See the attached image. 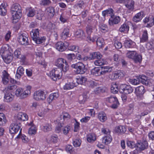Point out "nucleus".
<instances>
[{
  "instance_id": "nucleus-1",
  "label": "nucleus",
  "mask_w": 154,
  "mask_h": 154,
  "mask_svg": "<svg viewBox=\"0 0 154 154\" xmlns=\"http://www.w3.org/2000/svg\"><path fill=\"white\" fill-rule=\"evenodd\" d=\"M11 10L13 20L15 21L14 22H17L20 18L22 15L21 7L19 4L15 3L11 6Z\"/></svg>"
},
{
  "instance_id": "nucleus-2",
  "label": "nucleus",
  "mask_w": 154,
  "mask_h": 154,
  "mask_svg": "<svg viewBox=\"0 0 154 154\" xmlns=\"http://www.w3.org/2000/svg\"><path fill=\"white\" fill-rule=\"evenodd\" d=\"M72 68L74 69V71L76 74H82L86 71L84 64L81 62H79L71 65Z\"/></svg>"
},
{
  "instance_id": "nucleus-3",
  "label": "nucleus",
  "mask_w": 154,
  "mask_h": 154,
  "mask_svg": "<svg viewBox=\"0 0 154 154\" xmlns=\"http://www.w3.org/2000/svg\"><path fill=\"white\" fill-rule=\"evenodd\" d=\"M55 65L62 69V71L66 72L69 69V66L65 60L63 58H58L55 62Z\"/></svg>"
},
{
  "instance_id": "nucleus-4",
  "label": "nucleus",
  "mask_w": 154,
  "mask_h": 154,
  "mask_svg": "<svg viewBox=\"0 0 154 154\" xmlns=\"http://www.w3.org/2000/svg\"><path fill=\"white\" fill-rule=\"evenodd\" d=\"M21 126V122L17 120H15L11 125L9 128V132L11 134L17 133Z\"/></svg>"
},
{
  "instance_id": "nucleus-5",
  "label": "nucleus",
  "mask_w": 154,
  "mask_h": 154,
  "mask_svg": "<svg viewBox=\"0 0 154 154\" xmlns=\"http://www.w3.org/2000/svg\"><path fill=\"white\" fill-rule=\"evenodd\" d=\"M62 74L61 69L59 68H57L50 71L49 76L53 80L56 81L61 78Z\"/></svg>"
},
{
  "instance_id": "nucleus-6",
  "label": "nucleus",
  "mask_w": 154,
  "mask_h": 154,
  "mask_svg": "<svg viewBox=\"0 0 154 154\" xmlns=\"http://www.w3.org/2000/svg\"><path fill=\"white\" fill-rule=\"evenodd\" d=\"M120 90L122 93L128 94L132 93L134 90L133 88L130 85L122 84L120 86Z\"/></svg>"
},
{
  "instance_id": "nucleus-7",
  "label": "nucleus",
  "mask_w": 154,
  "mask_h": 154,
  "mask_svg": "<svg viewBox=\"0 0 154 154\" xmlns=\"http://www.w3.org/2000/svg\"><path fill=\"white\" fill-rule=\"evenodd\" d=\"M106 101L110 103L111 107L113 109L116 108L119 104L117 98L114 96H111L106 98Z\"/></svg>"
},
{
  "instance_id": "nucleus-8",
  "label": "nucleus",
  "mask_w": 154,
  "mask_h": 154,
  "mask_svg": "<svg viewBox=\"0 0 154 154\" xmlns=\"http://www.w3.org/2000/svg\"><path fill=\"white\" fill-rule=\"evenodd\" d=\"M17 40L20 44L22 45H27L29 44L27 35L26 33H23L19 34Z\"/></svg>"
},
{
  "instance_id": "nucleus-9",
  "label": "nucleus",
  "mask_w": 154,
  "mask_h": 154,
  "mask_svg": "<svg viewBox=\"0 0 154 154\" xmlns=\"http://www.w3.org/2000/svg\"><path fill=\"white\" fill-rule=\"evenodd\" d=\"M69 46V44L66 42H59L56 44L55 47L59 51L63 52L66 50Z\"/></svg>"
},
{
  "instance_id": "nucleus-10",
  "label": "nucleus",
  "mask_w": 154,
  "mask_h": 154,
  "mask_svg": "<svg viewBox=\"0 0 154 154\" xmlns=\"http://www.w3.org/2000/svg\"><path fill=\"white\" fill-rule=\"evenodd\" d=\"M33 98L36 100H44L46 98L45 95L43 91L39 90L34 93Z\"/></svg>"
},
{
  "instance_id": "nucleus-11",
  "label": "nucleus",
  "mask_w": 154,
  "mask_h": 154,
  "mask_svg": "<svg viewBox=\"0 0 154 154\" xmlns=\"http://www.w3.org/2000/svg\"><path fill=\"white\" fill-rule=\"evenodd\" d=\"M120 17L118 16H114L111 17L109 19V23L110 26H112L114 24H116L119 23L120 21Z\"/></svg>"
},
{
  "instance_id": "nucleus-12",
  "label": "nucleus",
  "mask_w": 154,
  "mask_h": 154,
  "mask_svg": "<svg viewBox=\"0 0 154 154\" xmlns=\"http://www.w3.org/2000/svg\"><path fill=\"white\" fill-rule=\"evenodd\" d=\"M41 129L44 132H48L52 129V125L51 123H46L40 126Z\"/></svg>"
},
{
  "instance_id": "nucleus-13",
  "label": "nucleus",
  "mask_w": 154,
  "mask_h": 154,
  "mask_svg": "<svg viewBox=\"0 0 154 154\" xmlns=\"http://www.w3.org/2000/svg\"><path fill=\"white\" fill-rule=\"evenodd\" d=\"M148 146L147 141L143 140L142 142L137 143V149H139L140 151H142L146 149Z\"/></svg>"
},
{
  "instance_id": "nucleus-14",
  "label": "nucleus",
  "mask_w": 154,
  "mask_h": 154,
  "mask_svg": "<svg viewBox=\"0 0 154 154\" xmlns=\"http://www.w3.org/2000/svg\"><path fill=\"white\" fill-rule=\"evenodd\" d=\"M125 6L129 10L132 11L134 9V2L133 0H124Z\"/></svg>"
},
{
  "instance_id": "nucleus-15",
  "label": "nucleus",
  "mask_w": 154,
  "mask_h": 154,
  "mask_svg": "<svg viewBox=\"0 0 154 154\" xmlns=\"http://www.w3.org/2000/svg\"><path fill=\"white\" fill-rule=\"evenodd\" d=\"M145 15L143 11H140L137 14L133 17V21L136 23L140 21L143 17Z\"/></svg>"
},
{
  "instance_id": "nucleus-16",
  "label": "nucleus",
  "mask_w": 154,
  "mask_h": 154,
  "mask_svg": "<svg viewBox=\"0 0 154 154\" xmlns=\"http://www.w3.org/2000/svg\"><path fill=\"white\" fill-rule=\"evenodd\" d=\"M122 74V72L120 71H118L110 74L109 77L112 80H115L121 78Z\"/></svg>"
},
{
  "instance_id": "nucleus-17",
  "label": "nucleus",
  "mask_w": 154,
  "mask_h": 154,
  "mask_svg": "<svg viewBox=\"0 0 154 154\" xmlns=\"http://www.w3.org/2000/svg\"><path fill=\"white\" fill-rule=\"evenodd\" d=\"M25 72V70L22 66H20L17 68L16 75V77L17 79H20Z\"/></svg>"
},
{
  "instance_id": "nucleus-18",
  "label": "nucleus",
  "mask_w": 154,
  "mask_h": 154,
  "mask_svg": "<svg viewBox=\"0 0 154 154\" xmlns=\"http://www.w3.org/2000/svg\"><path fill=\"white\" fill-rule=\"evenodd\" d=\"M124 46L127 48H134L136 46V43L131 40H126L125 41Z\"/></svg>"
},
{
  "instance_id": "nucleus-19",
  "label": "nucleus",
  "mask_w": 154,
  "mask_h": 154,
  "mask_svg": "<svg viewBox=\"0 0 154 154\" xmlns=\"http://www.w3.org/2000/svg\"><path fill=\"white\" fill-rule=\"evenodd\" d=\"M94 63L96 66H101L107 64L108 62L105 59L102 58L101 57L95 60L94 62Z\"/></svg>"
},
{
  "instance_id": "nucleus-20",
  "label": "nucleus",
  "mask_w": 154,
  "mask_h": 154,
  "mask_svg": "<svg viewBox=\"0 0 154 154\" xmlns=\"http://www.w3.org/2000/svg\"><path fill=\"white\" fill-rule=\"evenodd\" d=\"M129 29V26L128 24L126 23H124L121 25L119 29V31L121 32L126 33H128Z\"/></svg>"
},
{
  "instance_id": "nucleus-21",
  "label": "nucleus",
  "mask_w": 154,
  "mask_h": 154,
  "mask_svg": "<svg viewBox=\"0 0 154 154\" xmlns=\"http://www.w3.org/2000/svg\"><path fill=\"white\" fill-rule=\"evenodd\" d=\"M149 20L151 23L147 24L146 26L147 27H151L154 24V16H152L151 18L150 17H146L143 20V21L145 23H146L149 22Z\"/></svg>"
},
{
  "instance_id": "nucleus-22",
  "label": "nucleus",
  "mask_w": 154,
  "mask_h": 154,
  "mask_svg": "<svg viewBox=\"0 0 154 154\" xmlns=\"http://www.w3.org/2000/svg\"><path fill=\"white\" fill-rule=\"evenodd\" d=\"M9 75L5 70L3 72V77H2V82L4 85L7 84L9 81Z\"/></svg>"
},
{
  "instance_id": "nucleus-23",
  "label": "nucleus",
  "mask_w": 154,
  "mask_h": 154,
  "mask_svg": "<svg viewBox=\"0 0 154 154\" xmlns=\"http://www.w3.org/2000/svg\"><path fill=\"white\" fill-rule=\"evenodd\" d=\"M28 118V116L26 114L23 112H20L17 115L16 120L20 122L21 120L25 121L27 120Z\"/></svg>"
},
{
  "instance_id": "nucleus-24",
  "label": "nucleus",
  "mask_w": 154,
  "mask_h": 154,
  "mask_svg": "<svg viewBox=\"0 0 154 154\" xmlns=\"http://www.w3.org/2000/svg\"><path fill=\"white\" fill-rule=\"evenodd\" d=\"M70 36L69 29L67 28L64 29L61 34V37L63 39H65Z\"/></svg>"
},
{
  "instance_id": "nucleus-25",
  "label": "nucleus",
  "mask_w": 154,
  "mask_h": 154,
  "mask_svg": "<svg viewBox=\"0 0 154 154\" xmlns=\"http://www.w3.org/2000/svg\"><path fill=\"white\" fill-rule=\"evenodd\" d=\"M126 129L124 126L120 125L116 126L114 129V131L116 133L120 134H124L126 131Z\"/></svg>"
},
{
  "instance_id": "nucleus-26",
  "label": "nucleus",
  "mask_w": 154,
  "mask_h": 154,
  "mask_svg": "<svg viewBox=\"0 0 154 154\" xmlns=\"http://www.w3.org/2000/svg\"><path fill=\"white\" fill-rule=\"evenodd\" d=\"M148 40V36L146 30H144L142 36L140 38V42H146Z\"/></svg>"
},
{
  "instance_id": "nucleus-27",
  "label": "nucleus",
  "mask_w": 154,
  "mask_h": 154,
  "mask_svg": "<svg viewBox=\"0 0 154 154\" xmlns=\"http://www.w3.org/2000/svg\"><path fill=\"white\" fill-rule=\"evenodd\" d=\"M135 91L137 95H142L145 92V89L143 86H140L137 87L135 89Z\"/></svg>"
},
{
  "instance_id": "nucleus-28",
  "label": "nucleus",
  "mask_w": 154,
  "mask_h": 154,
  "mask_svg": "<svg viewBox=\"0 0 154 154\" xmlns=\"http://www.w3.org/2000/svg\"><path fill=\"white\" fill-rule=\"evenodd\" d=\"M14 96L11 93H6L5 95L4 101L7 102H11L13 100Z\"/></svg>"
},
{
  "instance_id": "nucleus-29",
  "label": "nucleus",
  "mask_w": 154,
  "mask_h": 154,
  "mask_svg": "<svg viewBox=\"0 0 154 154\" xmlns=\"http://www.w3.org/2000/svg\"><path fill=\"white\" fill-rule=\"evenodd\" d=\"M27 125L31 126L28 131L29 134L30 135L35 134L36 133V131L32 122H30L29 123H28Z\"/></svg>"
},
{
  "instance_id": "nucleus-30",
  "label": "nucleus",
  "mask_w": 154,
  "mask_h": 154,
  "mask_svg": "<svg viewBox=\"0 0 154 154\" xmlns=\"http://www.w3.org/2000/svg\"><path fill=\"white\" fill-rule=\"evenodd\" d=\"M59 96L58 93H53L51 94L49 97L48 98L47 100L49 103L51 102L54 100L57 99Z\"/></svg>"
},
{
  "instance_id": "nucleus-31",
  "label": "nucleus",
  "mask_w": 154,
  "mask_h": 154,
  "mask_svg": "<svg viewBox=\"0 0 154 154\" xmlns=\"http://www.w3.org/2000/svg\"><path fill=\"white\" fill-rule=\"evenodd\" d=\"M39 31L38 29H34L32 30L31 33L32 40L37 38L39 36Z\"/></svg>"
},
{
  "instance_id": "nucleus-32",
  "label": "nucleus",
  "mask_w": 154,
  "mask_h": 154,
  "mask_svg": "<svg viewBox=\"0 0 154 154\" xmlns=\"http://www.w3.org/2000/svg\"><path fill=\"white\" fill-rule=\"evenodd\" d=\"M46 11L50 17H53L55 14L54 8L50 6L47 8Z\"/></svg>"
},
{
  "instance_id": "nucleus-33",
  "label": "nucleus",
  "mask_w": 154,
  "mask_h": 154,
  "mask_svg": "<svg viewBox=\"0 0 154 154\" xmlns=\"http://www.w3.org/2000/svg\"><path fill=\"white\" fill-rule=\"evenodd\" d=\"M98 117L100 121L102 122H105L107 119L106 114L103 112L99 113L98 115Z\"/></svg>"
},
{
  "instance_id": "nucleus-34",
  "label": "nucleus",
  "mask_w": 154,
  "mask_h": 154,
  "mask_svg": "<svg viewBox=\"0 0 154 154\" xmlns=\"http://www.w3.org/2000/svg\"><path fill=\"white\" fill-rule=\"evenodd\" d=\"M75 36L77 38L83 39L85 36L84 31L82 29L78 30L75 32Z\"/></svg>"
},
{
  "instance_id": "nucleus-35",
  "label": "nucleus",
  "mask_w": 154,
  "mask_h": 154,
  "mask_svg": "<svg viewBox=\"0 0 154 154\" xmlns=\"http://www.w3.org/2000/svg\"><path fill=\"white\" fill-rule=\"evenodd\" d=\"M101 67L102 70L100 72V74L102 75H104L106 73L110 72L112 70V68L109 66H102Z\"/></svg>"
},
{
  "instance_id": "nucleus-36",
  "label": "nucleus",
  "mask_w": 154,
  "mask_h": 154,
  "mask_svg": "<svg viewBox=\"0 0 154 154\" xmlns=\"http://www.w3.org/2000/svg\"><path fill=\"white\" fill-rule=\"evenodd\" d=\"M46 40V38L45 36H43L37 38L33 40L35 42V43L37 44H42L45 42Z\"/></svg>"
},
{
  "instance_id": "nucleus-37",
  "label": "nucleus",
  "mask_w": 154,
  "mask_h": 154,
  "mask_svg": "<svg viewBox=\"0 0 154 154\" xmlns=\"http://www.w3.org/2000/svg\"><path fill=\"white\" fill-rule=\"evenodd\" d=\"M6 12L7 10L5 3H2L0 6V15L2 16L5 15Z\"/></svg>"
},
{
  "instance_id": "nucleus-38",
  "label": "nucleus",
  "mask_w": 154,
  "mask_h": 154,
  "mask_svg": "<svg viewBox=\"0 0 154 154\" xmlns=\"http://www.w3.org/2000/svg\"><path fill=\"white\" fill-rule=\"evenodd\" d=\"M96 136L94 134H89L87 137V141L90 143L93 142L96 139Z\"/></svg>"
},
{
  "instance_id": "nucleus-39",
  "label": "nucleus",
  "mask_w": 154,
  "mask_h": 154,
  "mask_svg": "<svg viewBox=\"0 0 154 154\" xmlns=\"http://www.w3.org/2000/svg\"><path fill=\"white\" fill-rule=\"evenodd\" d=\"M88 98V96L85 93L83 94L82 95H80L79 98V102L81 104H83L86 101Z\"/></svg>"
},
{
  "instance_id": "nucleus-40",
  "label": "nucleus",
  "mask_w": 154,
  "mask_h": 154,
  "mask_svg": "<svg viewBox=\"0 0 154 154\" xmlns=\"http://www.w3.org/2000/svg\"><path fill=\"white\" fill-rule=\"evenodd\" d=\"M111 92L113 94L117 93L119 91L118 86L116 83H112L111 88Z\"/></svg>"
},
{
  "instance_id": "nucleus-41",
  "label": "nucleus",
  "mask_w": 154,
  "mask_h": 154,
  "mask_svg": "<svg viewBox=\"0 0 154 154\" xmlns=\"http://www.w3.org/2000/svg\"><path fill=\"white\" fill-rule=\"evenodd\" d=\"M2 56L4 61L6 63H9L13 59V57L11 54L8 55L3 54Z\"/></svg>"
},
{
  "instance_id": "nucleus-42",
  "label": "nucleus",
  "mask_w": 154,
  "mask_h": 154,
  "mask_svg": "<svg viewBox=\"0 0 154 154\" xmlns=\"http://www.w3.org/2000/svg\"><path fill=\"white\" fill-rule=\"evenodd\" d=\"M76 86V84L73 82L66 83L63 87L64 89H70L73 88Z\"/></svg>"
},
{
  "instance_id": "nucleus-43",
  "label": "nucleus",
  "mask_w": 154,
  "mask_h": 154,
  "mask_svg": "<svg viewBox=\"0 0 154 154\" xmlns=\"http://www.w3.org/2000/svg\"><path fill=\"white\" fill-rule=\"evenodd\" d=\"M9 49L8 45H3L0 51V53L2 56H3V54H7L8 53V49Z\"/></svg>"
},
{
  "instance_id": "nucleus-44",
  "label": "nucleus",
  "mask_w": 154,
  "mask_h": 154,
  "mask_svg": "<svg viewBox=\"0 0 154 154\" xmlns=\"http://www.w3.org/2000/svg\"><path fill=\"white\" fill-rule=\"evenodd\" d=\"M112 140V137L110 135H106L103 138V142L105 144L109 143Z\"/></svg>"
},
{
  "instance_id": "nucleus-45",
  "label": "nucleus",
  "mask_w": 154,
  "mask_h": 154,
  "mask_svg": "<svg viewBox=\"0 0 154 154\" xmlns=\"http://www.w3.org/2000/svg\"><path fill=\"white\" fill-rule=\"evenodd\" d=\"M58 140L57 135L56 134H54L51 135L49 140V142L51 143H55L58 142Z\"/></svg>"
},
{
  "instance_id": "nucleus-46",
  "label": "nucleus",
  "mask_w": 154,
  "mask_h": 154,
  "mask_svg": "<svg viewBox=\"0 0 154 154\" xmlns=\"http://www.w3.org/2000/svg\"><path fill=\"white\" fill-rule=\"evenodd\" d=\"M92 74L96 76H98L101 75L100 72V69L99 68L95 67L91 70Z\"/></svg>"
},
{
  "instance_id": "nucleus-47",
  "label": "nucleus",
  "mask_w": 154,
  "mask_h": 154,
  "mask_svg": "<svg viewBox=\"0 0 154 154\" xmlns=\"http://www.w3.org/2000/svg\"><path fill=\"white\" fill-rule=\"evenodd\" d=\"M91 59H94L95 58L98 59L99 57H102V55L99 52H94L90 54Z\"/></svg>"
},
{
  "instance_id": "nucleus-48",
  "label": "nucleus",
  "mask_w": 154,
  "mask_h": 154,
  "mask_svg": "<svg viewBox=\"0 0 154 154\" xmlns=\"http://www.w3.org/2000/svg\"><path fill=\"white\" fill-rule=\"evenodd\" d=\"M75 56L77 60L82 62L86 61L89 58L87 56H83L79 54H77Z\"/></svg>"
},
{
  "instance_id": "nucleus-49",
  "label": "nucleus",
  "mask_w": 154,
  "mask_h": 154,
  "mask_svg": "<svg viewBox=\"0 0 154 154\" xmlns=\"http://www.w3.org/2000/svg\"><path fill=\"white\" fill-rule=\"evenodd\" d=\"M27 16L29 17H32L36 13V10L34 8H29L27 11Z\"/></svg>"
},
{
  "instance_id": "nucleus-50",
  "label": "nucleus",
  "mask_w": 154,
  "mask_h": 154,
  "mask_svg": "<svg viewBox=\"0 0 154 154\" xmlns=\"http://www.w3.org/2000/svg\"><path fill=\"white\" fill-rule=\"evenodd\" d=\"M23 90L21 88H17L15 91V94L17 97H20L21 98H23Z\"/></svg>"
},
{
  "instance_id": "nucleus-51",
  "label": "nucleus",
  "mask_w": 154,
  "mask_h": 154,
  "mask_svg": "<svg viewBox=\"0 0 154 154\" xmlns=\"http://www.w3.org/2000/svg\"><path fill=\"white\" fill-rule=\"evenodd\" d=\"M137 53L136 51H128L126 54V56L128 58L133 59L135 56L136 55Z\"/></svg>"
},
{
  "instance_id": "nucleus-52",
  "label": "nucleus",
  "mask_w": 154,
  "mask_h": 154,
  "mask_svg": "<svg viewBox=\"0 0 154 154\" xmlns=\"http://www.w3.org/2000/svg\"><path fill=\"white\" fill-rule=\"evenodd\" d=\"M97 45L100 48L102 47L104 45L103 39L101 38H98L96 41Z\"/></svg>"
},
{
  "instance_id": "nucleus-53",
  "label": "nucleus",
  "mask_w": 154,
  "mask_h": 154,
  "mask_svg": "<svg viewBox=\"0 0 154 154\" xmlns=\"http://www.w3.org/2000/svg\"><path fill=\"white\" fill-rule=\"evenodd\" d=\"M99 27L100 30L103 32H105L108 31V28L106 25L103 23H101L99 25Z\"/></svg>"
},
{
  "instance_id": "nucleus-54",
  "label": "nucleus",
  "mask_w": 154,
  "mask_h": 154,
  "mask_svg": "<svg viewBox=\"0 0 154 154\" xmlns=\"http://www.w3.org/2000/svg\"><path fill=\"white\" fill-rule=\"evenodd\" d=\"M6 119L4 114L0 113V125H2L6 123Z\"/></svg>"
},
{
  "instance_id": "nucleus-55",
  "label": "nucleus",
  "mask_w": 154,
  "mask_h": 154,
  "mask_svg": "<svg viewBox=\"0 0 154 154\" xmlns=\"http://www.w3.org/2000/svg\"><path fill=\"white\" fill-rule=\"evenodd\" d=\"M66 57L68 60L70 62L72 61L76 58V56L73 53L68 54Z\"/></svg>"
},
{
  "instance_id": "nucleus-56",
  "label": "nucleus",
  "mask_w": 154,
  "mask_h": 154,
  "mask_svg": "<svg viewBox=\"0 0 154 154\" xmlns=\"http://www.w3.org/2000/svg\"><path fill=\"white\" fill-rule=\"evenodd\" d=\"M17 138L21 139L23 142L24 143H26L28 141V138L24 135H20L19 134L17 136Z\"/></svg>"
},
{
  "instance_id": "nucleus-57",
  "label": "nucleus",
  "mask_w": 154,
  "mask_h": 154,
  "mask_svg": "<svg viewBox=\"0 0 154 154\" xmlns=\"http://www.w3.org/2000/svg\"><path fill=\"white\" fill-rule=\"evenodd\" d=\"M142 59V56L140 55H139L137 53L136 54V55L133 59L134 61L136 63H140L141 62Z\"/></svg>"
},
{
  "instance_id": "nucleus-58",
  "label": "nucleus",
  "mask_w": 154,
  "mask_h": 154,
  "mask_svg": "<svg viewBox=\"0 0 154 154\" xmlns=\"http://www.w3.org/2000/svg\"><path fill=\"white\" fill-rule=\"evenodd\" d=\"M81 143V140L79 139H75L73 140V144L75 147L79 146Z\"/></svg>"
},
{
  "instance_id": "nucleus-59",
  "label": "nucleus",
  "mask_w": 154,
  "mask_h": 154,
  "mask_svg": "<svg viewBox=\"0 0 154 154\" xmlns=\"http://www.w3.org/2000/svg\"><path fill=\"white\" fill-rule=\"evenodd\" d=\"M129 81L131 84L134 85H138L140 83V80H139V79H129Z\"/></svg>"
},
{
  "instance_id": "nucleus-60",
  "label": "nucleus",
  "mask_w": 154,
  "mask_h": 154,
  "mask_svg": "<svg viewBox=\"0 0 154 154\" xmlns=\"http://www.w3.org/2000/svg\"><path fill=\"white\" fill-rule=\"evenodd\" d=\"M73 149V148L71 145H68L66 146L65 149L66 151L70 153H73L74 150Z\"/></svg>"
},
{
  "instance_id": "nucleus-61",
  "label": "nucleus",
  "mask_w": 154,
  "mask_h": 154,
  "mask_svg": "<svg viewBox=\"0 0 154 154\" xmlns=\"http://www.w3.org/2000/svg\"><path fill=\"white\" fill-rule=\"evenodd\" d=\"M87 79L84 77H82L78 79L77 82L78 84L81 85L83 84L87 81Z\"/></svg>"
},
{
  "instance_id": "nucleus-62",
  "label": "nucleus",
  "mask_w": 154,
  "mask_h": 154,
  "mask_svg": "<svg viewBox=\"0 0 154 154\" xmlns=\"http://www.w3.org/2000/svg\"><path fill=\"white\" fill-rule=\"evenodd\" d=\"M102 133L106 134V135H110V131L107 128H103L101 129Z\"/></svg>"
},
{
  "instance_id": "nucleus-63",
  "label": "nucleus",
  "mask_w": 154,
  "mask_h": 154,
  "mask_svg": "<svg viewBox=\"0 0 154 154\" xmlns=\"http://www.w3.org/2000/svg\"><path fill=\"white\" fill-rule=\"evenodd\" d=\"M106 12L108 16H110V17L114 16V11L111 8H109L106 10Z\"/></svg>"
},
{
  "instance_id": "nucleus-64",
  "label": "nucleus",
  "mask_w": 154,
  "mask_h": 154,
  "mask_svg": "<svg viewBox=\"0 0 154 154\" xmlns=\"http://www.w3.org/2000/svg\"><path fill=\"white\" fill-rule=\"evenodd\" d=\"M70 130V127L69 126H66L62 129L63 133L65 135L67 134Z\"/></svg>"
}]
</instances>
